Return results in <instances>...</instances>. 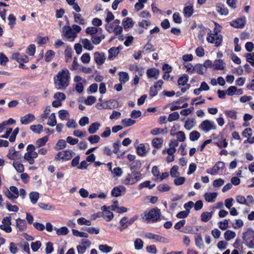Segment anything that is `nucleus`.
Segmentation results:
<instances>
[{
    "instance_id": "f3484780",
    "label": "nucleus",
    "mask_w": 254,
    "mask_h": 254,
    "mask_svg": "<svg viewBox=\"0 0 254 254\" xmlns=\"http://www.w3.org/2000/svg\"><path fill=\"white\" fill-rule=\"evenodd\" d=\"M147 75L149 78H154L157 79L160 73V71L158 69L152 68L148 69L147 70Z\"/></svg>"
},
{
    "instance_id": "3c124183",
    "label": "nucleus",
    "mask_w": 254,
    "mask_h": 254,
    "mask_svg": "<svg viewBox=\"0 0 254 254\" xmlns=\"http://www.w3.org/2000/svg\"><path fill=\"white\" fill-rule=\"evenodd\" d=\"M180 117L179 114L177 112H174L170 114L168 118V121L170 122L176 121Z\"/></svg>"
},
{
    "instance_id": "603ef678",
    "label": "nucleus",
    "mask_w": 254,
    "mask_h": 254,
    "mask_svg": "<svg viewBox=\"0 0 254 254\" xmlns=\"http://www.w3.org/2000/svg\"><path fill=\"white\" fill-rule=\"evenodd\" d=\"M195 243L196 246L201 249L203 247V240L200 235H198L195 238Z\"/></svg>"
},
{
    "instance_id": "39448f33",
    "label": "nucleus",
    "mask_w": 254,
    "mask_h": 254,
    "mask_svg": "<svg viewBox=\"0 0 254 254\" xmlns=\"http://www.w3.org/2000/svg\"><path fill=\"white\" fill-rule=\"evenodd\" d=\"M206 40L208 42L215 44V46L218 47L221 45L222 36L218 33H211L210 31V33H208L207 34Z\"/></svg>"
},
{
    "instance_id": "9d476101",
    "label": "nucleus",
    "mask_w": 254,
    "mask_h": 254,
    "mask_svg": "<svg viewBox=\"0 0 254 254\" xmlns=\"http://www.w3.org/2000/svg\"><path fill=\"white\" fill-rule=\"evenodd\" d=\"M199 128L205 132H207L211 129H215L216 126L213 122L206 120L201 123Z\"/></svg>"
},
{
    "instance_id": "bb28decb",
    "label": "nucleus",
    "mask_w": 254,
    "mask_h": 254,
    "mask_svg": "<svg viewBox=\"0 0 254 254\" xmlns=\"http://www.w3.org/2000/svg\"><path fill=\"white\" fill-rule=\"evenodd\" d=\"M183 13L186 17H190L193 13L192 5H188L184 7Z\"/></svg>"
},
{
    "instance_id": "aec40b11",
    "label": "nucleus",
    "mask_w": 254,
    "mask_h": 254,
    "mask_svg": "<svg viewBox=\"0 0 254 254\" xmlns=\"http://www.w3.org/2000/svg\"><path fill=\"white\" fill-rule=\"evenodd\" d=\"M163 139L162 138L156 137L152 141V145L155 149H160L163 146Z\"/></svg>"
},
{
    "instance_id": "2f4dec72",
    "label": "nucleus",
    "mask_w": 254,
    "mask_h": 254,
    "mask_svg": "<svg viewBox=\"0 0 254 254\" xmlns=\"http://www.w3.org/2000/svg\"><path fill=\"white\" fill-rule=\"evenodd\" d=\"M136 151L137 154L141 156H145L146 154V148L143 144H140L137 149Z\"/></svg>"
},
{
    "instance_id": "c9c22d12",
    "label": "nucleus",
    "mask_w": 254,
    "mask_h": 254,
    "mask_svg": "<svg viewBox=\"0 0 254 254\" xmlns=\"http://www.w3.org/2000/svg\"><path fill=\"white\" fill-rule=\"evenodd\" d=\"M235 237V232L231 230H227L224 233V238L226 241H230Z\"/></svg>"
},
{
    "instance_id": "5701e85b",
    "label": "nucleus",
    "mask_w": 254,
    "mask_h": 254,
    "mask_svg": "<svg viewBox=\"0 0 254 254\" xmlns=\"http://www.w3.org/2000/svg\"><path fill=\"white\" fill-rule=\"evenodd\" d=\"M100 124L97 122L92 123L88 128V132L90 134H94L99 129Z\"/></svg>"
},
{
    "instance_id": "49530a36",
    "label": "nucleus",
    "mask_w": 254,
    "mask_h": 254,
    "mask_svg": "<svg viewBox=\"0 0 254 254\" xmlns=\"http://www.w3.org/2000/svg\"><path fill=\"white\" fill-rule=\"evenodd\" d=\"M200 136L199 132L196 130H193L190 133V139L192 141L197 140Z\"/></svg>"
},
{
    "instance_id": "dca6fc26",
    "label": "nucleus",
    "mask_w": 254,
    "mask_h": 254,
    "mask_svg": "<svg viewBox=\"0 0 254 254\" xmlns=\"http://www.w3.org/2000/svg\"><path fill=\"white\" fill-rule=\"evenodd\" d=\"M94 57L95 62L98 65L103 64L106 59L105 54L103 53H99L98 52L94 53Z\"/></svg>"
},
{
    "instance_id": "bf43d9fd",
    "label": "nucleus",
    "mask_w": 254,
    "mask_h": 254,
    "mask_svg": "<svg viewBox=\"0 0 254 254\" xmlns=\"http://www.w3.org/2000/svg\"><path fill=\"white\" fill-rule=\"evenodd\" d=\"M66 125L69 128H75L77 127V124L73 119H68Z\"/></svg>"
},
{
    "instance_id": "774afa93",
    "label": "nucleus",
    "mask_w": 254,
    "mask_h": 254,
    "mask_svg": "<svg viewBox=\"0 0 254 254\" xmlns=\"http://www.w3.org/2000/svg\"><path fill=\"white\" fill-rule=\"evenodd\" d=\"M178 141L183 142L186 139L185 133L182 131H179L176 133Z\"/></svg>"
},
{
    "instance_id": "cd10ccee",
    "label": "nucleus",
    "mask_w": 254,
    "mask_h": 254,
    "mask_svg": "<svg viewBox=\"0 0 254 254\" xmlns=\"http://www.w3.org/2000/svg\"><path fill=\"white\" fill-rule=\"evenodd\" d=\"M16 223L17 227L20 231H23L26 227V221L20 218H18L16 220Z\"/></svg>"
},
{
    "instance_id": "7c9ffc66",
    "label": "nucleus",
    "mask_w": 254,
    "mask_h": 254,
    "mask_svg": "<svg viewBox=\"0 0 254 254\" xmlns=\"http://www.w3.org/2000/svg\"><path fill=\"white\" fill-rule=\"evenodd\" d=\"M59 117L61 120H68L69 116L68 112L67 110H61L59 111Z\"/></svg>"
},
{
    "instance_id": "2eb2a0df",
    "label": "nucleus",
    "mask_w": 254,
    "mask_h": 254,
    "mask_svg": "<svg viewBox=\"0 0 254 254\" xmlns=\"http://www.w3.org/2000/svg\"><path fill=\"white\" fill-rule=\"evenodd\" d=\"M35 120V117L33 114H28L25 116L21 117L20 122L22 125H28Z\"/></svg>"
},
{
    "instance_id": "72a5a7b5",
    "label": "nucleus",
    "mask_w": 254,
    "mask_h": 254,
    "mask_svg": "<svg viewBox=\"0 0 254 254\" xmlns=\"http://www.w3.org/2000/svg\"><path fill=\"white\" fill-rule=\"evenodd\" d=\"M30 129L36 133H40L43 129V127L41 125H32L30 127Z\"/></svg>"
},
{
    "instance_id": "de8ad7c7",
    "label": "nucleus",
    "mask_w": 254,
    "mask_h": 254,
    "mask_svg": "<svg viewBox=\"0 0 254 254\" xmlns=\"http://www.w3.org/2000/svg\"><path fill=\"white\" fill-rule=\"evenodd\" d=\"M72 234L74 236L80 238H88V235L87 233L85 232H79V231L72 229Z\"/></svg>"
},
{
    "instance_id": "c85d7f7f",
    "label": "nucleus",
    "mask_w": 254,
    "mask_h": 254,
    "mask_svg": "<svg viewBox=\"0 0 254 254\" xmlns=\"http://www.w3.org/2000/svg\"><path fill=\"white\" fill-rule=\"evenodd\" d=\"M66 146V142L64 139H60L56 144L55 149L56 150H60L64 149Z\"/></svg>"
},
{
    "instance_id": "58836bf2",
    "label": "nucleus",
    "mask_w": 254,
    "mask_h": 254,
    "mask_svg": "<svg viewBox=\"0 0 254 254\" xmlns=\"http://www.w3.org/2000/svg\"><path fill=\"white\" fill-rule=\"evenodd\" d=\"M39 193L36 191H33L30 193L29 197L31 202L33 204H35L39 198Z\"/></svg>"
},
{
    "instance_id": "338daca9",
    "label": "nucleus",
    "mask_w": 254,
    "mask_h": 254,
    "mask_svg": "<svg viewBox=\"0 0 254 254\" xmlns=\"http://www.w3.org/2000/svg\"><path fill=\"white\" fill-rule=\"evenodd\" d=\"M157 189L160 191L165 192L169 191L170 190V187L166 184H162L159 185Z\"/></svg>"
},
{
    "instance_id": "7ed1b4c3",
    "label": "nucleus",
    "mask_w": 254,
    "mask_h": 254,
    "mask_svg": "<svg viewBox=\"0 0 254 254\" xmlns=\"http://www.w3.org/2000/svg\"><path fill=\"white\" fill-rule=\"evenodd\" d=\"M141 174L139 172H132L128 174L123 180V183L126 185H133L140 179Z\"/></svg>"
},
{
    "instance_id": "393cba45",
    "label": "nucleus",
    "mask_w": 254,
    "mask_h": 254,
    "mask_svg": "<svg viewBox=\"0 0 254 254\" xmlns=\"http://www.w3.org/2000/svg\"><path fill=\"white\" fill-rule=\"evenodd\" d=\"M129 80V76L126 72L119 73V80L121 84H125Z\"/></svg>"
},
{
    "instance_id": "f8f14e48",
    "label": "nucleus",
    "mask_w": 254,
    "mask_h": 254,
    "mask_svg": "<svg viewBox=\"0 0 254 254\" xmlns=\"http://www.w3.org/2000/svg\"><path fill=\"white\" fill-rule=\"evenodd\" d=\"M163 83V80H159L153 86L150 87L149 95L151 97H154L158 94V91L161 89Z\"/></svg>"
},
{
    "instance_id": "ddd939ff",
    "label": "nucleus",
    "mask_w": 254,
    "mask_h": 254,
    "mask_svg": "<svg viewBox=\"0 0 254 254\" xmlns=\"http://www.w3.org/2000/svg\"><path fill=\"white\" fill-rule=\"evenodd\" d=\"M246 23V18L240 17L233 20L230 22V25L235 28H243Z\"/></svg>"
},
{
    "instance_id": "5fc2aeb1",
    "label": "nucleus",
    "mask_w": 254,
    "mask_h": 254,
    "mask_svg": "<svg viewBox=\"0 0 254 254\" xmlns=\"http://www.w3.org/2000/svg\"><path fill=\"white\" fill-rule=\"evenodd\" d=\"M99 249L103 253H109L112 251V248L107 245H101L99 246Z\"/></svg>"
},
{
    "instance_id": "8fccbe9b",
    "label": "nucleus",
    "mask_w": 254,
    "mask_h": 254,
    "mask_svg": "<svg viewBox=\"0 0 254 254\" xmlns=\"http://www.w3.org/2000/svg\"><path fill=\"white\" fill-rule=\"evenodd\" d=\"M194 72L198 73L199 74H203L204 72V67L201 64H197L193 67Z\"/></svg>"
},
{
    "instance_id": "c756f323",
    "label": "nucleus",
    "mask_w": 254,
    "mask_h": 254,
    "mask_svg": "<svg viewBox=\"0 0 254 254\" xmlns=\"http://www.w3.org/2000/svg\"><path fill=\"white\" fill-rule=\"evenodd\" d=\"M213 212H204L201 215V220L204 222L208 221L212 216Z\"/></svg>"
},
{
    "instance_id": "473e14b6",
    "label": "nucleus",
    "mask_w": 254,
    "mask_h": 254,
    "mask_svg": "<svg viewBox=\"0 0 254 254\" xmlns=\"http://www.w3.org/2000/svg\"><path fill=\"white\" fill-rule=\"evenodd\" d=\"M195 124L196 122L194 119L187 120L185 122L184 127L186 129L190 130L194 127Z\"/></svg>"
},
{
    "instance_id": "13d9d810",
    "label": "nucleus",
    "mask_w": 254,
    "mask_h": 254,
    "mask_svg": "<svg viewBox=\"0 0 254 254\" xmlns=\"http://www.w3.org/2000/svg\"><path fill=\"white\" fill-rule=\"evenodd\" d=\"M154 240L161 243H168L169 241L168 239L159 235H155Z\"/></svg>"
},
{
    "instance_id": "e2e57ef3",
    "label": "nucleus",
    "mask_w": 254,
    "mask_h": 254,
    "mask_svg": "<svg viewBox=\"0 0 254 254\" xmlns=\"http://www.w3.org/2000/svg\"><path fill=\"white\" fill-rule=\"evenodd\" d=\"M178 166H174L170 170V175L172 177L176 178L179 176V172L178 171Z\"/></svg>"
},
{
    "instance_id": "4be33fe9",
    "label": "nucleus",
    "mask_w": 254,
    "mask_h": 254,
    "mask_svg": "<svg viewBox=\"0 0 254 254\" xmlns=\"http://www.w3.org/2000/svg\"><path fill=\"white\" fill-rule=\"evenodd\" d=\"M83 48L86 50L91 51L94 48V46L92 45L90 41L87 39H83L80 41Z\"/></svg>"
},
{
    "instance_id": "412c9836",
    "label": "nucleus",
    "mask_w": 254,
    "mask_h": 254,
    "mask_svg": "<svg viewBox=\"0 0 254 254\" xmlns=\"http://www.w3.org/2000/svg\"><path fill=\"white\" fill-rule=\"evenodd\" d=\"M216 10L221 15H226L228 14V10L225 7V5L222 3H218L216 5Z\"/></svg>"
},
{
    "instance_id": "69168bd1",
    "label": "nucleus",
    "mask_w": 254,
    "mask_h": 254,
    "mask_svg": "<svg viewBox=\"0 0 254 254\" xmlns=\"http://www.w3.org/2000/svg\"><path fill=\"white\" fill-rule=\"evenodd\" d=\"M229 220L225 219L223 221L219 222V227L222 230H225L228 227Z\"/></svg>"
},
{
    "instance_id": "09e8293b",
    "label": "nucleus",
    "mask_w": 254,
    "mask_h": 254,
    "mask_svg": "<svg viewBox=\"0 0 254 254\" xmlns=\"http://www.w3.org/2000/svg\"><path fill=\"white\" fill-rule=\"evenodd\" d=\"M134 245L135 250H140L143 248V242L141 240V239L137 238L134 241Z\"/></svg>"
},
{
    "instance_id": "423d86ee",
    "label": "nucleus",
    "mask_w": 254,
    "mask_h": 254,
    "mask_svg": "<svg viewBox=\"0 0 254 254\" xmlns=\"http://www.w3.org/2000/svg\"><path fill=\"white\" fill-rule=\"evenodd\" d=\"M72 153L73 152L68 149L59 152L55 156V160H62L63 161H68L72 158Z\"/></svg>"
},
{
    "instance_id": "ea45409f",
    "label": "nucleus",
    "mask_w": 254,
    "mask_h": 254,
    "mask_svg": "<svg viewBox=\"0 0 254 254\" xmlns=\"http://www.w3.org/2000/svg\"><path fill=\"white\" fill-rule=\"evenodd\" d=\"M114 217V214L110 210L106 211V212H103V218L107 221H111Z\"/></svg>"
},
{
    "instance_id": "f257e3e1",
    "label": "nucleus",
    "mask_w": 254,
    "mask_h": 254,
    "mask_svg": "<svg viewBox=\"0 0 254 254\" xmlns=\"http://www.w3.org/2000/svg\"><path fill=\"white\" fill-rule=\"evenodd\" d=\"M70 75L68 69H63L60 71L54 79L56 87L59 90H63L69 85Z\"/></svg>"
},
{
    "instance_id": "0eeeda50",
    "label": "nucleus",
    "mask_w": 254,
    "mask_h": 254,
    "mask_svg": "<svg viewBox=\"0 0 254 254\" xmlns=\"http://www.w3.org/2000/svg\"><path fill=\"white\" fill-rule=\"evenodd\" d=\"M62 35L69 41H73L77 34L69 26H64L63 27Z\"/></svg>"
},
{
    "instance_id": "4468645a",
    "label": "nucleus",
    "mask_w": 254,
    "mask_h": 254,
    "mask_svg": "<svg viewBox=\"0 0 254 254\" xmlns=\"http://www.w3.org/2000/svg\"><path fill=\"white\" fill-rule=\"evenodd\" d=\"M126 188L123 186H119L113 188L111 191V195L114 197H119L122 194L125 193Z\"/></svg>"
},
{
    "instance_id": "a211bd4d",
    "label": "nucleus",
    "mask_w": 254,
    "mask_h": 254,
    "mask_svg": "<svg viewBox=\"0 0 254 254\" xmlns=\"http://www.w3.org/2000/svg\"><path fill=\"white\" fill-rule=\"evenodd\" d=\"M120 49L119 47H112L109 50V56L108 59L110 60H113L115 58L119 53Z\"/></svg>"
},
{
    "instance_id": "680f3d73",
    "label": "nucleus",
    "mask_w": 254,
    "mask_h": 254,
    "mask_svg": "<svg viewBox=\"0 0 254 254\" xmlns=\"http://www.w3.org/2000/svg\"><path fill=\"white\" fill-rule=\"evenodd\" d=\"M188 81V77L187 75H184L180 77L178 80V85H185Z\"/></svg>"
},
{
    "instance_id": "0e129e2a",
    "label": "nucleus",
    "mask_w": 254,
    "mask_h": 254,
    "mask_svg": "<svg viewBox=\"0 0 254 254\" xmlns=\"http://www.w3.org/2000/svg\"><path fill=\"white\" fill-rule=\"evenodd\" d=\"M24 158L30 164H33L35 162L34 159H33L32 156L30 152H27L24 156Z\"/></svg>"
},
{
    "instance_id": "6ab92c4d",
    "label": "nucleus",
    "mask_w": 254,
    "mask_h": 254,
    "mask_svg": "<svg viewBox=\"0 0 254 254\" xmlns=\"http://www.w3.org/2000/svg\"><path fill=\"white\" fill-rule=\"evenodd\" d=\"M217 196L216 192H206L204 195L205 200L209 202H214Z\"/></svg>"
},
{
    "instance_id": "20e7f679",
    "label": "nucleus",
    "mask_w": 254,
    "mask_h": 254,
    "mask_svg": "<svg viewBox=\"0 0 254 254\" xmlns=\"http://www.w3.org/2000/svg\"><path fill=\"white\" fill-rule=\"evenodd\" d=\"M160 214L161 212L159 209L157 208H153L148 213H145L144 217L143 218V219L148 221L156 222L159 219Z\"/></svg>"
},
{
    "instance_id": "e433bc0d",
    "label": "nucleus",
    "mask_w": 254,
    "mask_h": 254,
    "mask_svg": "<svg viewBox=\"0 0 254 254\" xmlns=\"http://www.w3.org/2000/svg\"><path fill=\"white\" fill-rule=\"evenodd\" d=\"M47 125L51 127H54L57 125V120L55 113L51 114L49 117V120L48 121Z\"/></svg>"
},
{
    "instance_id": "a878e982",
    "label": "nucleus",
    "mask_w": 254,
    "mask_h": 254,
    "mask_svg": "<svg viewBox=\"0 0 254 254\" xmlns=\"http://www.w3.org/2000/svg\"><path fill=\"white\" fill-rule=\"evenodd\" d=\"M133 24L134 23L131 18H127L123 21V25L125 29L131 28Z\"/></svg>"
},
{
    "instance_id": "a18cd8bd",
    "label": "nucleus",
    "mask_w": 254,
    "mask_h": 254,
    "mask_svg": "<svg viewBox=\"0 0 254 254\" xmlns=\"http://www.w3.org/2000/svg\"><path fill=\"white\" fill-rule=\"evenodd\" d=\"M105 38V36L104 35H101L100 36H92L91 38V40L92 43L97 45H98L102 41V40Z\"/></svg>"
},
{
    "instance_id": "9b49d317",
    "label": "nucleus",
    "mask_w": 254,
    "mask_h": 254,
    "mask_svg": "<svg viewBox=\"0 0 254 254\" xmlns=\"http://www.w3.org/2000/svg\"><path fill=\"white\" fill-rule=\"evenodd\" d=\"M2 223V224L0 225V228L6 233H10L12 231L11 227H10L11 224V217L9 216L3 218Z\"/></svg>"
},
{
    "instance_id": "c03bdc74",
    "label": "nucleus",
    "mask_w": 254,
    "mask_h": 254,
    "mask_svg": "<svg viewBox=\"0 0 254 254\" xmlns=\"http://www.w3.org/2000/svg\"><path fill=\"white\" fill-rule=\"evenodd\" d=\"M73 14L75 22L81 25L84 24V20L80 14H77L75 13H73Z\"/></svg>"
},
{
    "instance_id": "864d4df0",
    "label": "nucleus",
    "mask_w": 254,
    "mask_h": 254,
    "mask_svg": "<svg viewBox=\"0 0 254 254\" xmlns=\"http://www.w3.org/2000/svg\"><path fill=\"white\" fill-rule=\"evenodd\" d=\"M13 166L18 172L22 173L24 171V166L23 164L18 162H13Z\"/></svg>"
},
{
    "instance_id": "37998d69",
    "label": "nucleus",
    "mask_w": 254,
    "mask_h": 254,
    "mask_svg": "<svg viewBox=\"0 0 254 254\" xmlns=\"http://www.w3.org/2000/svg\"><path fill=\"white\" fill-rule=\"evenodd\" d=\"M151 182L150 181H146L139 185V189L141 190L144 188H148L149 189L153 188L155 186V184L150 185Z\"/></svg>"
},
{
    "instance_id": "6e6552de",
    "label": "nucleus",
    "mask_w": 254,
    "mask_h": 254,
    "mask_svg": "<svg viewBox=\"0 0 254 254\" xmlns=\"http://www.w3.org/2000/svg\"><path fill=\"white\" fill-rule=\"evenodd\" d=\"M138 218L137 215L130 218L129 220H127V217H123L120 222L121 226L118 227L120 231H123L124 230L127 229L128 226L131 225Z\"/></svg>"
},
{
    "instance_id": "4c0bfd02",
    "label": "nucleus",
    "mask_w": 254,
    "mask_h": 254,
    "mask_svg": "<svg viewBox=\"0 0 254 254\" xmlns=\"http://www.w3.org/2000/svg\"><path fill=\"white\" fill-rule=\"evenodd\" d=\"M65 61L66 62H70L72 57V49L71 48L67 47L64 51Z\"/></svg>"
},
{
    "instance_id": "1a4fd4ad",
    "label": "nucleus",
    "mask_w": 254,
    "mask_h": 254,
    "mask_svg": "<svg viewBox=\"0 0 254 254\" xmlns=\"http://www.w3.org/2000/svg\"><path fill=\"white\" fill-rule=\"evenodd\" d=\"M225 167V164L223 162H217L212 168L206 170V173L211 175L217 174L220 171L222 170Z\"/></svg>"
},
{
    "instance_id": "f03ea898",
    "label": "nucleus",
    "mask_w": 254,
    "mask_h": 254,
    "mask_svg": "<svg viewBox=\"0 0 254 254\" xmlns=\"http://www.w3.org/2000/svg\"><path fill=\"white\" fill-rule=\"evenodd\" d=\"M242 239L246 246L249 249H254V231L248 230L243 233Z\"/></svg>"
},
{
    "instance_id": "a19ab883",
    "label": "nucleus",
    "mask_w": 254,
    "mask_h": 254,
    "mask_svg": "<svg viewBox=\"0 0 254 254\" xmlns=\"http://www.w3.org/2000/svg\"><path fill=\"white\" fill-rule=\"evenodd\" d=\"M136 123L135 120H132L131 119H125L122 120L121 121V123L124 125L125 127H128L132 126Z\"/></svg>"
},
{
    "instance_id": "b1692460",
    "label": "nucleus",
    "mask_w": 254,
    "mask_h": 254,
    "mask_svg": "<svg viewBox=\"0 0 254 254\" xmlns=\"http://www.w3.org/2000/svg\"><path fill=\"white\" fill-rule=\"evenodd\" d=\"M223 64L224 63L222 60H216L214 62L212 66L214 67V69H215L222 70L224 68Z\"/></svg>"
},
{
    "instance_id": "6e6d98bb",
    "label": "nucleus",
    "mask_w": 254,
    "mask_h": 254,
    "mask_svg": "<svg viewBox=\"0 0 254 254\" xmlns=\"http://www.w3.org/2000/svg\"><path fill=\"white\" fill-rule=\"evenodd\" d=\"M55 56V52L52 50L48 51L45 54V61L47 62L51 61Z\"/></svg>"
},
{
    "instance_id": "052dcab7",
    "label": "nucleus",
    "mask_w": 254,
    "mask_h": 254,
    "mask_svg": "<svg viewBox=\"0 0 254 254\" xmlns=\"http://www.w3.org/2000/svg\"><path fill=\"white\" fill-rule=\"evenodd\" d=\"M77 223L79 225H85L87 226H90L91 225V222L90 221L86 220L84 217H81L77 219Z\"/></svg>"
},
{
    "instance_id": "4d7b16f0",
    "label": "nucleus",
    "mask_w": 254,
    "mask_h": 254,
    "mask_svg": "<svg viewBox=\"0 0 254 254\" xmlns=\"http://www.w3.org/2000/svg\"><path fill=\"white\" fill-rule=\"evenodd\" d=\"M50 108L51 107L50 106H47V107H46V108L44 111V113L40 116V118L42 121H44L45 119H46L48 118V115L51 111Z\"/></svg>"
},
{
    "instance_id": "f704fd0d",
    "label": "nucleus",
    "mask_w": 254,
    "mask_h": 254,
    "mask_svg": "<svg viewBox=\"0 0 254 254\" xmlns=\"http://www.w3.org/2000/svg\"><path fill=\"white\" fill-rule=\"evenodd\" d=\"M48 140V137L45 136L41 138L38 139L35 143L36 147H40L44 146Z\"/></svg>"
},
{
    "instance_id": "79ce46f5",
    "label": "nucleus",
    "mask_w": 254,
    "mask_h": 254,
    "mask_svg": "<svg viewBox=\"0 0 254 254\" xmlns=\"http://www.w3.org/2000/svg\"><path fill=\"white\" fill-rule=\"evenodd\" d=\"M55 230L58 235H67L69 232L66 227H62L59 229L55 228Z\"/></svg>"
}]
</instances>
